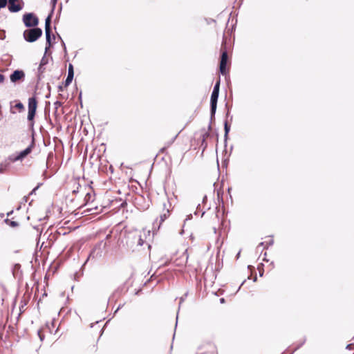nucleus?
Segmentation results:
<instances>
[{
	"label": "nucleus",
	"instance_id": "cd10ccee",
	"mask_svg": "<svg viewBox=\"0 0 354 354\" xmlns=\"http://www.w3.org/2000/svg\"><path fill=\"white\" fill-rule=\"evenodd\" d=\"M306 337H304L303 340L295 347V348L294 349V351H296L297 349H299L302 345L304 344V343L306 342Z\"/></svg>",
	"mask_w": 354,
	"mask_h": 354
},
{
	"label": "nucleus",
	"instance_id": "7ed1b4c3",
	"mask_svg": "<svg viewBox=\"0 0 354 354\" xmlns=\"http://www.w3.org/2000/svg\"><path fill=\"white\" fill-rule=\"evenodd\" d=\"M43 31L41 28L36 26L28 28L25 30L23 33L24 39L29 43L36 41L42 35Z\"/></svg>",
	"mask_w": 354,
	"mask_h": 354
},
{
	"label": "nucleus",
	"instance_id": "f704fd0d",
	"mask_svg": "<svg viewBox=\"0 0 354 354\" xmlns=\"http://www.w3.org/2000/svg\"><path fill=\"white\" fill-rule=\"evenodd\" d=\"M225 107L227 108L226 118H228L230 114V108L228 107L227 103L225 104Z\"/></svg>",
	"mask_w": 354,
	"mask_h": 354
},
{
	"label": "nucleus",
	"instance_id": "9d476101",
	"mask_svg": "<svg viewBox=\"0 0 354 354\" xmlns=\"http://www.w3.org/2000/svg\"><path fill=\"white\" fill-rule=\"evenodd\" d=\"M35 146V139L32 138L31 143L25 149L21 151L17 155L19 161H22L28 155H29Z\"/></svg>",
	"mask_w": 354,
	"mask_h": 354
},
{
	"label": "nucleus",
	"instance_id": "4468645a",
	"mask_svg": "<svg viewBox=\"0 0 354 354\" xmlns=\"http://www.w3.org/2000/svg\"><path fill=\"white\" fill-rule=\"evenodd\" d=\"M169 214V210L167 209L166 212L163 213L162 214H161L160 216V221H159V224L158 225V229L160 228V226L162 224V223L164 222L167 218Z\"/></svg>",
	"mask_w": 354,
	"mask_h": 354
},
{
	"label": "nucleus",
	"instance_id": "58836bf2",
	"mask_svg": "<svg viewBox=\"0 0 354 354\" xmlns=\"http://www.w3.org/2000/svg\"><path fill=\"white\" fill-rule=\"evenodd\" d=\"M91 198V194L90 193H87L85 196V200L86 201L90 200Z\"/></svg>",
	"mask_w": 354,
	"mask_h": 354
},
{
	"label": "nucleus",
	"instance_id": "f3484780",
	"mask_svg": "<svg viewBox=\"0 0 354 354\" xmlns=\"http://www.w3.org/2000/svg\"><path fill=\"white\" fill-rule=\"evenodd\" d=\"M6 160H8L10 162H15L17 161H19L17 155H14V154L10 155Z\"/></svg>",
	"mask_w": 354,
	"mask_h": 354
},
{
	"label": "nucleus",
	"instance_id": "dca6fc26",
	"mask_svg": "<svg viewBox=\"0 0 354 354\" xmlns=\"http://www.w3.org/2000/svg\"><path fill=\"white\" fill-rule=\"evenodd\" d=\"M73 77H74V76H73V75H67V77L64 83L65 87L68 86L71 84V82L73 80Z\"/></svg>",
	"mask_w": 354,
	"mask_h": 354
},
{
	"label": "nucleus",
	"instance_id": "bb28decb",
	"mask_svg": "<svg viewBox=\"0 0 354 354\" xmlns=\"http://www.w3.org/2000/svg\"><path fill=\"white\" fill-rule=\"evenodd\" d=\"M42 185V183H39L30 192L29 195L35 194L36 191L39 189V187Z\"/></svg>",
	"mask_w": 354,
	"mask_h": 354
},
{
	"label": "nucleus",
	"instance_id": "c03bdc74",
	"mask_svg": "<svg viewBox=\"0 0 354 354\" xmlns=\"http://www.w3.org/2000/svg\"><path fill=\"white\" fill-rule=\"evenodd\" d=\"M212 122H213V120H212V122L210 121V122H209V125H208V130H209V131H210V130L212 129Z\"/></svg>",
	"mask_w": 354,
	"mask_h": 354
},
{
	"label": "nucleus",
	"instance_id": "a19ab883",
	"mask_svg": "<svg viewBox=\"0 0 354 354\" xmlns=\"http://www.w3.org/2000/svg\"><path fill=\"white\" fill-rule=\"evenodd\" d=\"M127 202H126V201H123V202L121 203L120 207H124V206H126V205H127Z\"/></svg>",
	"mask_w": 354,
	"mask_h": 354
},
{
	"label": "nucleus",
	"instance_id": "de8ad7c7",
	"mask_svg": "<svg viewBox=\"0 0 354 354\" xmlns=\"http://www.w3.org/2000/svg\"><path fill=\"white\" fill-rule=\"evenodd\" d=\"M58 91H63V86H61V85H59V86H58Z\"/></svg>",
	"mask_w": 354,
	"mask_h": 354
},
{
	"label": "nucleus",
	"instance_id": "37998d69",
	"mask_svg": "<svg viewBox=\"0 0 354 354\" xmlns=\"http://www.w3.org/2000/svg\"><path fill=\"white\" fill-rule=\"evenodd\" d=\"M13 212H14L13 210L8 212L7 213V216L8 217V216H11L13 214Z\"/></svg>",
	"mask_w": 354,
	"mask_h": 354
},
{
	"label": "nucleus",
	"instance_id": "c9c22d12",
	"mask_svg": "<svg viewBox=\"0 0 354 354\" xmlns=\"http://www.w3.org/2000/svg\"><path fill=\"white\" fill-rule=\"evenodd\" d=\"M28 200V196H25L23 197L22 201H21V203L22 204V203H27Z\"/></svg>",
	"mask_w": 354,
	"mask_h": 354
},
{
	"label": "nucleus",
	"instance_id": "a18cd8bd",
	"mask_svg": "<svg viewBox=\"0 0 354 354\" xmlns=\"http://www.w3.org/2000/svg\"><path fill=\"white\" fill-rule=\"evenodd\" d=\"M79 98H80V104H81V105L82 106V91H80V93Z\"/></svg>",
	"mask_w": 354,
	"mask_h": 354
},
{
	"label": "nucleus",
	"instance_id": "39448f33",
	"mask_svg": "<svg viewBox=\"0 0 354 354\" xmlns=\"http://www.w3.org/2000/svg\"><path fill=\"white\" fill-rule=\"evenodd\" d=\"M219 96V91H212L210 97V113L211 122L214 120L217 108V102Z\"/></svg>",
	"mask_w": 354,
	"mask_h": 354
},
{
	"label": "nucleus",
	"instance_id": "393cba45",
	"mask_svg": "<svg viewBox=\"0 0 354 354\" xmlns=\"http://www.w3.org/2000/svg\"><path fill=\"white\" fill-rule=\"evenodd\" d=\"M58 37H59V39L61 40L62 46V48L64 49V51L65 54H67L66 46V44H65L64 41H63V39H62L60 35H58Z\"/></svg>",
	"mask_w": 354,
	"mask_h": 354
},
{
	"label": "nucleus",
	"instance_id": "a878e982",
	"mask_svg": "<svg viewBox=\"0 0 354 354\" xmlns=\"http://www.w3.org/2000/svg\"><path fill=\"white\" fill-rule=\"evenodd\" d=\"M57 3V0H50V4H51V10H50L55 11Z\"/></svg>",
	"mask_w": 354,
	"mask_h": 354
},
{
	"label": "nucleus",
	"instance_id": "603ef678",
	"mask_svg": "<svg viewBox=\"0 0 354 354\" xmlns=\"http://www.w3.org/2000/svg\"><path fill=\"white\" fill-rule=\"evenodd\" d=\"M264 245V242H261L259 245L257 246V248H259L261 246H263Z\"/></svg>",
	"mask_w": 354,
	"mask_h": 354
},
{
	"label": "nucleus",
	"instance_id": "8fccbe9b",
	"mask_svg": "<svg viewBox=\"0 0 354 354\" xmlns=\"http://www.w3.org/2000/svg\"><path fill=\"white\" fill-rule=\"evenodd\" d=\"M207 196H205L203 198V203H205V201H207Z\"/></svg>",
	"mask_w": 354,
	"mask_h": 354
},
{
	"label": "nucleus",
	"instance_id": "6e6552de",
	"mask_svg": "<svg viewBox=\"0 0 354 354\" xmlns=\"http://www.w3.org/2000/svg\"><path fill=\"white\" fill-rule=\"evenodd\" d=\"M228 61L227 53L225 49L222 50L220 57L219 71L223 75L227 73V64Z\"/></svg>",
	"mask_w": 354,
	"mask_h": 354
},
{
	"label": "nucleus",
	"instance_id": "a211bd4d",
	"mask_svg": "<svg viewBox=\"0 0 354 354\" xmlns=\"http://www.w3.org/2000/svg\"><path fill=\"white\" fill-rule=\"evenodd\" d=\"M15 107L19 111V112H21L25 109L24 105L20 101L17 102V103L15 105Z\"/></svg>",
	"mask_w": 354,
	"mask_h": 354
},
{
	"label": "nucleus",
	"instance_id": "e2e57ef3",
	"mask_svg": "<svg viewBox=\"0 0 354 354\" xmlns=\"http://www.w3.org/2000/svg\"><path fill=\"white\" fill-rule=\"evenodd\" d=\"M217 195H218V198H220V192H218Z\"/></svg>",
	"mask_w": 354,
	"mask_h": 354
},
{
	"label": "nucleus",
	"instance_id": "774afa93",
	"mask_svg": "<svg viewBox=\"0 0 354 354\" xmlns=\"http://www.w3.org/2000/svg\"><path fill=\"white\" fill-rule=\"evenodd\" d=\"M263 260L268 261V260L266 259V257H264Z\"/></svg>",
	"mask_w": 354,
	"mask_h": 354
},
{
	"label": "nucleus",
	"instance_id": "1a4fd4ad",
	"mask_svg": "<svg viewBox=\"0 0 354 354\" xmlns=\"http://www.w3.org/2000/svg\"><path fill=\"white\" fill-rule=\"evenodd\" d=\"M25 77H26V75L23 70L17 69V70H15L10 75V80L11 82L17 83L18 82H24L25 80Z\"/></svg>",
	"mask_w": 354,
	"mask_h": 354
},
{
	"label": "nucleus",
	"instance_id": "6ab92c4d",
	"mask_svg": "<svg viewBox=\"0 0 354 354\" xmlns=\"http://www.w3.org/2000/svg\"><path fill=\"white\" fill-rule=\"evenodd\" d=\"M121 292H122V290H121V289H120V288H118L117 290H115L112 293V295H111V297H109V301L111 299H113L115 297H116V296H120V294H121Z\"/></svg>",
	"mask_w": 354,
	"mask_h": 354
},
{
	"label": "nucleus",
	"instance_id": "79ce46f5",
	"mask_svg": "<svg viewBox=\"0 0 354 354\" xmlns=\"http://www.w3.org/2000/svg\"><path fill=\"white\" fill-rule=\"evenodd\" d=\"M219 301L221 304H224L225 302V299L224 298H221Z\"/></svg>",
	"mask_w": 354,
	"mask_h": 354
},
{
	"label": "nucleus",
	"instance_id": "7c9ffc66",
	"mask_svg": "<svg viewBox=\"0 0 354 354\" xmlns=\"http://www.w3.org/2000/svg\"><path fill=\"white\" fill-rule=\"evenodd\" d=\"M346 348L348 349V350H350V351L354 350V344H348L346 346Z\"/></svg>",
	"mask_w": 354,
	"mask_h": 354
},
{
	"label": "nucleus",
	"instance_id": "423d86ee",
	"mask_svg": "<svg viewBox=\"0 0 354 354\" xmlns=\"http://www.w3.org/2000/svg\"><path fill=\"white\" fill-rule=\"evenodd\" d=\"M8 9L12 13H15L21 11L24 6L23 0H8Z\"/></svg>",
	"mask_w": 354,
	"mask_h": 354
},
{
	"label": "nucleus",
	"instance_id": "c85d7f7f",
	"mask_svg": "<svg viewBox=\"0 0 354 354\" xmlns=\"http://www.w3.org/2000/svg\"><path fill=\"white\" fill-rule=\"evenodd\" d=\"M37 335H38V336H39V337L40 341H41V342H42V341L44 339L45 336H44V335H43V334L41 333V330H39L37 331Z\"/></svg>",
	"mask_w": 354,
	"mask_h": 354
},
{
	"label": "nucleus",
	"instance_id": "13d9d810",
	"mask_svg": "<svg viewBox=\"0 0 354 354\" xmlns=\"http://www.w3.org/2000/svg\"><path fill=\"white\" fill-rule=\"evenodd\" d=\"M50 93H48L47 95H46V98H49L50 97Z\"/></svg>",
	"mask_w": 354,
	"mask_h": 354
},
{
	"label": "nucleus",
	"instance_id": "bf43d9fd",
	"mask_svg": "<svg viewBox=\"0 0 354 354\" xmlns=\"http://www.w3.org/2000/svg\"><path fill=\"white\" fill-rule=\"evenodd\" d=\"M184 299H185V297H182L180 298V304L184 301Z\"/></svg>",
	"mask_w": 354,
	"mask_h": 354
},
{
	"label": "nucleus",
	"instance_id": "20e7f679",
	"mask_svg": "<svg viewBox=\"0 0 354 354\" xmlns=\"http://www.w3.org/2000/svg\"><path fill=\"white\" fill-rule=\"evenodd\" d=\"M22 21L26 28L36 27L39 24V18L33 12L25 13Z\"/></svg>",
	"mask_w": 354,
	"mask_h": 354
},
{
	"label": "nucleus",
	"instance_id": "6e6d98bb",
	"mask_svg": "<svg viewBox=\"0 0 354 354\" xmlns=\"http://www.w3.org/2000/svg\"><path fill=\"white\" fill-rule=\"evenodd\" d=\"M257 276H254V277H253V281H254V282H255V281H257Z\"/></svg>",
	"mask_w": 354,
	"mask_h": 354
},
{
	"label": "nucleus",
	"instance_id": "5701e85b",
	"mask_svg": "<svg viewBox=\"0 0 354 354\" xmlns=\"http://www.w3.org/2000/svg\"><path fill=\"white\" fill-rule=\"evenodd\" d=\"M263 263H260L257 267L260 277H262L263 275L264 270L263 269Z\"/></svg>",
	"mask_w": 354,
	"mask_h": 354
},
{
	"label": "nucleus",
	"instance_id": "aec40b11",
	"mask_svg": "<svg viewBox=\"0 0 354 354\" xmlns=\"http://www.w3.org/2000/svg\"><path fill=\"white\" fill-rule=\"evenodd\" d=\"M68 75L74 76V68L72 64H68Z\"/></svg>",
	"mask_w": 354,
	"mask_h": 354
},
{
	"label": "nucleus",
	"instance_id": "ea45409f",
	"mask_svg": "<svg viewBox=\"0 0 354 354\" xmlns=\"http://www.w3.org/2000/svg\"><path fill=\"white\" fill-rule=\"evenodd\" d=\"M166 149H167L166 146L162 147V149H160V153H164Z\"/></svg>",
	"mask_w": 354,
	"mask_h": 354
},
{
	"label": "nucleus",
	"instance_id": "0e129e2a",
	"mask_svg": "<svg viewBox=\"0 0 354 354\" xmlns=\"http://www.w3.org/2000/svg\"><path fill=\"white\" fill-rule=\"evenodd\" d=\"M230 190H231V188H230V187H229V188L227 189V191H228V192H229V193H230Z\"/></svg>",
	"mask_w": 354,
	"mask_h": 354
},
{
	"label": "nucleus",
	"instance_id": "338daca9",
	"mask_svg": "<svg viewBox=\"0 0 354 354\" xmlns=\"http://www.w3.org/2000/svg\"><path fill=\"white\" fill-rule=\"evenodd\" d=\"M214 231L216 233V227H214Z\"/></svg>",
	"mask_w": 354,
	"mask_h": 354
},
{
	"label": "nucleus",
	"instance_id": "c756f323",
	"mask_svg": "<svg viewBox=\"0 0 354 354\" xmlns=\"http://www.w3.org/2000/svg\"><path fill=\"white\" fill-rule=\"evenodd\" d=\"M54 105L55 106V109L57 110L58 109L59 106H61L62 105V103L60 102V101H58L57 100L55 103H54Z\"/></svg>",
	"mask_w": 354,
	"mask_h": 354
},
{
	"label": "nucleus",
	"instance_id": "412c9836",
	"mask_svg": "<svg viewBox=\"0 0 354 354\" xmlns=\"http://www.w3.org/2000/svg\"><path fill=\"white\" fill-rule=\"evenodd\" d=\"M220 84H221V80L220 78L218 80V81L215 83L213 91H219L220 90Z\"/></svg>",
	"mask_w": 354,
	"mask_h": 354
},
{
	"label": "nucleus",
	"instance_id": "ddd939ff",
	"mask_svg": "<svg viewBox=\"0 0 354 354\" xmlns=\"http://www.w3.org/2000/svg\"><path fill=\"white\" fill-rule=\"evenodd\" d=\"M10 166V162L8 160H5L4 162L0 163V173H4Z\"/></svg>",
	"mask_w": 354,
	"mask_h": 354
},
{
	"label": "nucleus",
	"instance_id": "473e14b6",
	"mask_svg": "<svg viewBox=\"0 0 354 354\" xmlns=\"http://www.w3.org/2000/svg\"><path fill=\"white\" fill-rule=\"evenodd\" d=\"M274 244V240L273 239H270L266 244V246L265 247V248H268V246H271Z\"/></svg>",
	"mask_w": 354,
	"mask_h": 354
},
{
	"label": "nucleus",
	"instance_id": "9b49d317",
	"mask_svg": "<svg viewBox=\"0 0 354 354\" xmlns=\"http://www.w3.org/2000/svg\"><path fill=\"white\" fill-rule=\"evenodd\" d=\"M12 272L15 278H20L21 277V265L15 263L12 268Z\"/></svg>",
	"mask_w": 354,
	"mask_h": 354
},
{
	"label": "nucleus",
	"instance_id": "3c124183",
	"mask_svg": "<svg viewBox=\"0 0 354 354\" xmlns=\"http://www.w3.org/2000/svg\"><path fill=\"white\" fill-rule=\"evenodd\" d=\"M78 192H79V191H78V187H77V189H76L73 190V194H77Z\"/></svg>",
	"mask_w": 354,
	"mask_h": 354
},
{
	"label": "nucleus",
	"instance_id": "69168bd1",
	"mask_svg": "<svg viewBox=\"0 0 354 354\" xmlns=\"http://www.w3.org/2000/svg\"><path fill=\"white\" fill-rule=\"evenodd\" d=\"M33 228L37 230H38V228L37 227H35V226H34Z\"/></svg>",
	"mask_w": 354,
	"mask_h": 354
},
{
	"label": "nucleus",
	"instance_id": "4c0bfd02",
	"mask_svg": "<svg viewBox=\"0 0 354 354\" xmlns=\"http://www.w3.org/2000/svg\"><path fill=\"white\" fill-rule=\"evenodd\" d=\"M4 80L5 76L2 73H0V83H3Z\"/></svg>",
	"mask_w": 354,
	"mask_h": 354
},
{
	"label": "nucleus",
	"instance_id": "2eb2a0df",
	"mask_svg": "<svg viewBox=\"0 0 354 354\" xmlns=\"http://www.w3.org/2000/svg\"><path fill=\"white\" fill-rule=\"evenodd\" d=\"M4 222H5L7 225H10V227H18V226L19 225V223H18V222L15 221H11V220H10V219H8V218H6V219L4 220Z\"/></svg>",
	"mask_w": 354,
	"mask_h": 354
},
{
	"label": "nucleus",
	"instance_id": "f03ea898",
	"mask_svg": "<svg viewBox=\"0 0 354 354\" xmlns=\"http://www.w3.org/2000/svg\"><path fill=\"white\" fill-rule=\"evenodd\" d=\"M54 14V11L50 10V13L45 19V35H46V53L53 46L52 39H55V36L53 34L51 21Z\"/></svg>",
	"mask_w": 354,
	"mask_h": 354
},
{
	"label": "nucleus",
	"instance_id": "4be33fe9",
	"mask_svg": "<svg viewBox=\"0 0 354 354\" xmlns=\"http://www.w3.org/2000/svg\"><path fill=\"white\" fill-rule=\"evenodd\" d=\"M210 136V133L209 132H205L203 135V140H202V145H204V143H205V147H206L207 146V143L205 142V140L207 137H209Z\"/></svg>",
	"mask_w": 354,
	"mask_h": 354
},
{
	"label": "nucleus",
	"instance_id": "e433bc0d",
	"mask_svg": "<svg viewBox=\"0 0 354 354\" xmlns=\"http://www.w3.org/2000/svg\"><path fill=\"white\" fill-rule=\"evenodd\" d=\"M124 306V304H121L118 306V307L117 308V309L115 310L114 312V315H115L117 313V312L120 309L122 308L123 306Z\"/></svg>",
	"mask_w": 354,
	"mask_h": 354
},
{
	"label": "nucleus",
	"instance_id": "680f3d73",
	"mask_svg": "<svg viewBox=\"0 0 354 354\" xmlns=\"http://www.w3.org/2000/svg\"><path fill=\"white\" fill-rule=\"evenodd\" d=\"M20 209H21V205H19V207H17V210H19Z\"/></svg>",
	"mask_w": 354,
	"mask_h": 354
},
{
	"label": "nucleus",
	"instance_id": "052dcab7",
	"mask_svg": "<svg viewBox=\"0 0 354 354\" xmlns=\"http://www.w3.org/2000/svg\"><path fill=\"white\" fill-rule=\"evenodd\" d=\"M41 232H40V233L37 235V239L38 240H39V238L41 236Z\"/></svg>",
	"mask_w": 354,
	"mask_h": 354
},
{
	"label": "nucleus",
	"instance_id": "09e8293b",
	"mask_svg": "<svg viewBox=\"0 0 354 354\" xmlns=\"http://www.w3.org/2000/svg\"><path fill=\"white\" fill-rule=\"evenodd\" d=\"M245 282V280H244L241 283V285L239 286V288H238V291L241 289V286L244 284V283Z\"/></svg>",
	"mask_w": 354,
	"mask_h": 354
},
{
	"label": "nucleus",
	"instance_id": "864d4df0",
	"mask_svg": "<svg viewBox=\"0 0 354 354\" xmlns=\"http://www.w3.org/2000/svg\"><path fill=\"white\" fill-rule=\"evenodd\" d=\"M62 9V3H60V6H59V13H60V12H61Z\"/></svg>",
	"mask_w": 354,
	"mask_h": 354
},
{
	"label": "nucleus",
	"instance_id": "4d7b16f0",
	"mask_svg": "<svg viewBox=\"0 0 354 354\" xmlns=\"http://www.w3.org/2000/svg\"><path fill=\"white\" fill-rule=\"evenodd\" d=\"M240 253H241V252H240V251L237 253V254H236V259H239V257H240Z\"/></svg>",
	"mask_w": 354,
	"mask_h": 354
},
{
	"label": "nucleus",
	"instance_id": "2f4dec72",
	"mask_svg": "<svg viewBox=\"0 0 354 354\" xmlns=\"http://www.w3.org/2000/svg\"><path fill=\"white\" fill-rule=\"evenodd\" d=\"M177 136H178V135L174 136L169 142H168L166 147H167L170 146L174 142V140H176Z\"/></svg>",
	"mask_w": 354,
	"mask_h": 354
},
{
	"label": "nucleus",
	"instance_id": "b1692460",
	"mask_svg": "<svg viewBox=\"0 0 354 354\" xmlns=\"http://www.w3.org/2000/svg\"><path fill=\"white\" fill-rule=\"evenodd\" d=\"M53 158V152H50L48 154V156H47V158H46V169L48 168V162L50 160H52Z\"/></svg>",
	"mask_w": 354,
	"mask_h": 354
},
{
	"label": "nucleus",
	"instance_id": "0eeeda50",
	"mask_svg": "<svg viewBox=\"0 0 354 354\" xmlns=\"http://www.w3.org/2000/svg\"><path fill=\"white\" fill-rule=\"evenodd\" d=\"M47 52H44V55L42 57L39 65L37 68V82L39 83L44 78V73L45 72V66L48 63V59L46 57Z\"/></svg>",
	"mask_w": 354,
	"mask_h": 354
},
{
	"label": "nucleus",
	"instance_id": "f257e3e1",
	"mask_svg": "<svg viewBox=\"0 0 354 354\" xmlns=\"http://www.w3.org/2000/svg\"><path fill=\"white\" fill-rule=\"evenodd\" d=\"M37 108V100L35 95H33L32 97H29L28 99V116L27 120L28 121V126L29 128L31 129L32 132V135L34 134V119L36 115Z\"/></svg>",
	"mask_w": 354,
	"mask_h": 354
},
{
	"label": "nucleus",
	"instance_id": "5fc2aeb1",
	"mask_svg": "<svg viewBox=\"0 0 354 354\" xmlns=\"http://www.w3.org/2000/svg\"><path fill=\"white\" fill-rule=\"evenodd\" d=\"M142 242H143L142 239L141 238H140L139 239V244L142 245Z\"/></svg>",
	"mask_w": 354,
	"mask_h": 354
},
{
	"label": "nucleus",
	"instance_id": "72a5a7b5",
	"mask_svg": "<svg viewBox=\"0 0 354 354\" xmlns=\"http://www.w3.org/2000/svg\"><path fill=\"white\" fill-rule=\"evenodd\" d=\"M6 37L5 32L0 30V39H4Z\"/></svg>",
	"mask_w": 354,
	"mask_h": 354
},
{
	"label": "nucleus",
	"instance_id": "49530a36",
	"mask_svg": "<svg viewBox=\"0 0 354 354\" xmlns=\"http://www.w3.org/2000/svg\"><path fill=\"white\" fill-rule=\"evenodd\" d=\"M192 218V214H189L187 216V218L185 219V221H187V220H189Z\"/></svg>",
	"mask_w": 354,
	"mask_h": 354
},
{
	"label": "nucleus",
	"instance_id": "f8f14e48",
	"mask_svg": "<svg viewBox=\"0 0 354 354\" xmlns=\"http://www.w3.org/2000/svg\"><path fill=\"white\" fill-rule=\"evenodd\" d=\"M230 131V124H229L227 119L224 121V142L225 144H227V140L228 139V134Z\"/></svg>",
	"mask_w": 354,
	"mask_h": 354
}]
</instances>
